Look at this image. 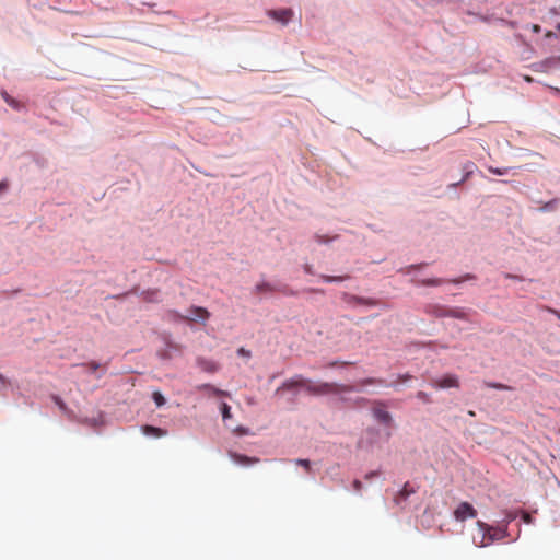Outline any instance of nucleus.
<instances>
[{
    "label": "nucleus",
    "instance_id": "1",
    "mask_svg": "<svg viewBox=\"0 0 560 560\" xmlns=\"http://www.w3.org/2000/svg\"><path fill=\"white\" fill-rule=\"evenodd\" d=\"M330 385L327 383H316L311 380H306L301 375H296L290 380H287L282 383L280 387L277 388L276 393L290 392L292 396H296L301 392H306L314 395L326 394L329 390Z\"/></svg>",
    "mask_w": 560,
    "mask_h": 560
},
{
    "label": "nucleus",
    "instance_id": "2",
    "mask_svg": "<svg viewBox=\"0 0 560 560\" xmlns=\"http://www.w3.org/2000/svg\"><path fill=\"white\" fill-rule=\"evenodd\" d=\"M477 533L472 535V542L476 547H487L489 546L488 533H490V525L478 521L476 523Z\"/></svg>",
    "mask_w": 560,
    "mask_h": 560
},
{
    "label": "nucleus",
    "instance_id": "3",
    "mask_svg": "<svg viewBox=\"0 0 560 560\" xmlns=\"http://www.w3.org/2000/svg\"><path fill=\"white\" fill-rule=\"evenodd\" d=\"M477 515V511L468 502H462L454 511V517L458 522H464L468 518H474Z\"/></svg>",
    "mask_w": 560,
    "mask_h": 560
},
{
    "label": "nucleus",
    "instance_id": "4",
    "mask_svg": "<svg viewBox=\"0 0 560 560\" xmlns=\"http://www.w3.org/2000/svg\"><path fill=\"white\" fill-rule=\"evenodd\" d=\"M432 384L434 387L439 389H447L453 387H458L459 382L456 375L454 374H447L438 378H434L432 381Z\"/></svg>",
    "mask_w": 560,
    "mask_h": 560
},
{
    "label": "nucleus",
    "instance_id": "5",
    "mask_svg": "<svg viewBox=\"0 0 560 560\" xmlns=\"http://www.w3.org/2000/svg\"><path fill=\"white\" fill-rule=\"evenodd\" d=\"M179 317L191 322L205 323L209 317V313L202 307H191L188 310L186 315Z\"/></svg>",
    "mask_w": 560,
    "mask_h": 560
},
{
    "label": "nucleus",
    "instance_id": "6",
    "mask_svg": "<svg viewBox=\"0 0 560 560\" xmlns=\"http://www.w3.org/2000/svg\"><path fill=\"white\" fill-rule=\"evenodd\" d=\"M268 15L282 25H287L291 21L293 12L290 9H281L270 11Z\"/></svg>",
    "mask_w": 560,
    "mask_h": 560
},
{
    "label": "nucleus",
    "instance_id": "7",
    "mask_svg": "<svg viewBox=\"0 0 560 560\" xmlns=\"http://www.w3.org/2000/svg\"><path fill=\"white\" fill-rule=\"evenodd\" d=\"M373 417L381 423L385 425H390L392 423V416L390 413L383 408L382 406H375L372 409Z\"/></svg>",
    "mask_w": 560,
    "mask_h": 560
},
{
    "label": "nucleus",
    "instance_id": "8",
    "mask_svg": "<svg viewBox=\"0 0 560 560\" xmlns=\"http://www.w3.org/2000/svg\"><path fill=\"white\" fill-rule=\"evenodd\" d=\"M490 533H488L489 545L493 541L501 540L508 536L506 525L502 527H494L490 525Z\"/></svg>",
    "mask_w": 560,
    "mask_h": 560
},
{
    "label": "nucleus",
    "instance_id": "9",
    "mask_svg": "<svg viewBox=\"0 0 560 560\" xmlns=\"http://www.w3.org/2000/svg\"><path fill=\"white\" fill-rule=\"evenodd\" d=\"M230 457H231L233 463H235L237 465H243V466H247L249 464L258 462L257 458H250V457H247V456L238 455L236 453H230Z\"/></svg>",
    "mask_w": 560,
    "mask_h": 560
},
{
    "label": "nucleus",
    "instance_id": "10",
    "mask_svg": "<svg viewBox=\"0 0 560 560\" xmlns=\"http://www.w3.org/2000/svg\"><path fill=\"white\" fill-rule=\"evenodd\" d=\"M142 431L148 436L161 438V436H165L166 435V431L165 430H162V429L155 428V427H151V425L143 427Z\"/></svg>",
    "mask_w": 560,
    "mask_h": 560
},
{
    "label": "nucleus",
    "instance_id": "11",
    "mask_svg": "<svg viewBox=\"0 0 560 560\" xmlns=\"http://www.w3.org/2000/svg\"><path fill=\"white\" fill-rule=\"evenodd\" d=\"M1 96H2L3 101L13 109H15V110L23 109V105L15 98H13L11 95H9L7 92H2Z\"/></svg>",
    "mask_w": 560,
    "mask_h": 560
},
{
    "label": "nucleus",
    "instance_id": "12",
    "mask_svg": "<svg viewBox=\"0 0 560 560\" xmlns=\"http://www.w3.org/2000/svg\"><path fill=\"white\" fill-rule=\"evenodd\" d=\"M198 389L206 390L209 394L217 395V396H228L229 394L222 389H219L210 384H202L198 386Z\"/></svg>",
    "mask_w": 560,
    "mask_h": 560
},
{
    "label": "nucleus",
    "instance_id": "13",
    "mask_svg": "<svg viewBox=\"0 0 560 560\" xmlns=\"http://www.w3.org/2000/svg\"><path fill=\"white\" fill-rule=\"evenodd\" d=\"M488 171L494 175H498V176H504V175H510V174H514L513 171L514 168L513 167H493V166H488Z\"/></svg>",
    "mask_w": 560,
    "mask_h": 560
},
{
    "label": "nucleus",
    "instance_id": "14",
    "mask_svg": "<svg viewBox=\"0 0 560 560\" xmlns=\"http://www.w3.org/2000/svg\"><path fill=\"white\" fill-rule=\"evenodd\" d=\"M198 365L201 368V370L209 373H213L218 370L217 364L214 362L207 361L203 359L198 360Z\"/></svg>",
    "mask_w": 560,
    "mask_h": 560
},
{
    "label": "nucleus",
    "instance_id": "15",
    "mask_svg": "<svg viewBox=\"0 0 560 560\" xmlns=\"http://www.w3.org/2000/svg\"><path fill=\"white\" fill-rule=\"evenodd\" d=\"M475 167H476V166H475V164H474L472 162H468V163H466V164L464 165V167H463V171H464V176H463V178H462L458 183L454 184V186H457V185H459L460 183H463L464 180H466V179H467V178H468V177L474 173Z\"/></svg>",
    "mask_w": 560,
    "mask_h": 560
},
{
    "label": "nucleus",
    "instance_id": "16",
    "mask_svg": "<svg viewBox=\"0 0 560 560\" xmlns=\"http://www.w3.org/2000/svg\"><path fill=\"white\" fill-rule=\"evenodd\" d=\"M221 413H222L223 421H226L228 419H230L232 417L231 407L226 402L221 404Z\"/></svg>",
    "mask_w": 560,
    "mask_h": 560
},
{
    "label": "nucleus",
    "instance_id": "17",
    "mask_svg": "<svg viewBox=\"0 0 560 560\" xmlns=\"http://www.w3.org/2000/svg\"><path fill=\"white\" fill-rule=\"evenodd\" d=\"M152 398L158 407H161L166 402L165 397L160 392H154Z\"/></svg>",
    "mask_w": 560,
    "mask_h": 560
},
{
    "label": "nucleus",
    "instance_id": "18",
    "mask_svg": "<svg viewBox=\"0 0 560 560\" xmlns=\"http://www.w3.org/2000/svg\"><path fill=\"white\" fill-rule=\"evenodd\" d=\"M338 236L317 235L316 241L318 244H329L337 240Z\"/></svg>",
    "mask_w": 560,
    "mask_h": 560
},
{
    "label": "nucleus",
    "instance_id": "19",
    "mask_svg": "<svg viewBox=\"0 0 560 560\" xmlns=\"http://www.w3.org/2000/svg\"><path fill=\"white\" fill-rule=\"evenodd\" d=\"M447 315L455 317V318H460V319H464L466 317V313L460 310H450L447 312Z\"/></svg>",
    "mask_w": 560,
    "mask_h": 560
},
{
    "label": "nucleus",
    "instance_id": "20",
    "mask_svg": "<svg viewBox=\"0 0 560 560\" xmlns=\"http://www.w3.org/2000/svg\"><path fill=\"white\" fill-rule=\"evenodd\" d=\"M485 385L487 387H490V388H495V389H511V387L504 385V384H501V383H491V382H485Z\"/></svg>",
    "mask_w": 560,
    "mask_h": 560
},
{
    "label": "nucleus",
    "instance_id": "21",
    "mask_svg": "<svg viewBox=\"0 0 560 560\" xmlns=\"http://www.w3.org/2000/svg\"><path fill=\"white\" fill-rule=\"evenodd\" d=\"M269 290H270V285L268 283H265V282L258 283L255 287V291L257 293H262V292H266V291H269Z\"/></svg>",
    "mask_w": 560,
    "mask_h": 560
},
{
    "label": "nucleus",
    "instance_id": "22",
    "mask_svg": "<svg viewBox=\"0 0 560 560\" xmlns=\"http://www.w3.org/2000/svg\"><path fill=\"white\" fill-rule=\"evenodd\" d=\"M322 279L325 282H340L343 280V277H330V276H322Z\"/></svg>",
    "mask_w": 560,
    "mask_h": 560
},
{
    "label": "nucleus",
    "instance_id": "23",
    "mask_svg": "<svg viewBox=\"0 0 560 560\" xmlns=\"http://www.w3.org/2000/svg\"><path fill=\"white\" fill-rule=\"evenodd\" d=\"M515 518H516L515 512H508L505 515V518H504L505 525L508 526V524L511 523L512 521H514Z\"/></svg>",
    "mask_w": 560,
    "mask_h": 560
},
{
    "label": "nucleus",
    "instance_id": "24",
    "mask_svg": "<svg viewBox=\"0 0 560 560\" xmlns=\"http://www.w3.org/2000/svg\"><path fill=\"white\" fill-rule=\"evenodd\" d=\"M8 191V182H0V197H2Z\"/></svg>",
    "mask_w": 560,
    "mask_h": 560
},
{
    "label": "nucleus",
    "instance_id": "25",
    "mask_svg": "<svg viewBox=\"0 0 560 560\" xmlns=\"http://www.w3.org/2000/svg\"><path fill=\"white\" fill-rule=\"evenodd\" d=\"M295 463H296V465H301V466L305 467L306 469H310V467H311V463L308 459H296Z\"/></svg>",
    "mask_w": 560,
    "mask_h": 560
},
{
    "label": "nucleus",
    "instance_id": "26",
    "mask_svg": "<svg viewBox=\"0 0 560 560\" xmlns=\"http://www.w3.org/2000/svg\"><path fill=\"white\" fill-rule=\"evenodd\" d=\"M545 310H546L547 312H549V313H551V314L556 315V316H557V318H558V319H560V312H559V311L553 310V308H551V307H545Z\"/></svg>",
    "mask_w": 560,
    "mask_h": 560
},
{
    "label": "nucleus",
    "instance_id": "27",
    "mask_svg": "<svg viewBox=\"0 0 560 560\" xmlns=\"http://www.w3.org/2000/svg\"><path fill=\"white\" fill-rule=\"evenodd\" d=\"M522 517L525 523H527V524L532 523V516L528 513H523Z\"/></svg>",
    "mask_w": 560,
    "mask_h": 560
},
{
    "label": "nucleus",
    "instance_id": "28",
    "mask_svg": "<svg viewBox=\"0 0 560 560\" xmlns=\"http://www.w3.org/2000/svg\"><path fill=\"white\" fill-rule=\"evenodd\" d=\"M88 366H89V369H90L91 371H93V372H94V371H96V370L98 369V366H100V365H98L96 362H91V363H89V365H88Z\"/></svg>",
    "mask_w": 560,
    "mask_h": 560
},
{
    "label": "nucleus",
    "instance_id": "29",
    "mask_svg": "<svg viewBox=\"0 0 560 560\" xmlns=\"http://www.w3.org/2000/svg\"><path fill=\"white\" fill-rule=\"evenodd\" d=\"M241 434H249V430L247 428H244V427H238L236 429Z\"/></svg>",
    "mask_w": 560,
    "mask_h": 560
},
{
    "label": "nucleus",
    "instance_id": "30",
    "mask_svg": "<svg viewBox=\"0 0 560 560\" xmlns=\"http://www.w3.org/2000/svg\"><path fill=\"white\" fill-rule=\"evenodd\" d=\"M418 397L422 400H428V394L423 393V392H419L418 393Z\"/></svg>",
    "mask_w": 560,
    "mask_h": 560
},
{
    "label": "nucleus",
    "instance_id": "31",
    "mask_svg": "<svg viewBox=\"0 0 560 560\" xmlns=\"http://www.w3.org/2000/svg\"><path fill=\"white\" fill-rule=\"evenodd\" d=\"M238 353H240L241 355L249 357V351L245 350L244 348H241V349L238 350Z\"/></svg>",
    "mask_w": 560,
    "mask_h": 560
},
{
    "label": "nucleus",
    "instance_id": "32",
    "mask_svg": "<svg viewBox=\"0 0 560 560\" xmlns=\"http://www.w3.org/2000/svg\"><path fill=\"white\" fill-rule=\"evenodd\" d=\"M56 404L60 407V409H65L63 402L59 398H55Z\"/></svg>",
    "mask_w": 560,
    "mask_h": 560
},
{
    "label": "nucleus",
    "instance_id": "33",
    "mask_svg": "<svg viewBox=\"0 0 560 560\" xmlns=\"http://www.w3.org/2000/svg\"><path fill=\"white\" fill-rule=\"evenodd\" d=\"M360 486H361V482H360V481H358V480H355V481H354V487H355V489H357V490L360 488Z\"/></svg>",
    "mask_w": 560,
    "mask_h": 560
},
{
    "label": "nucleus",
    "instance_id": "34",
    "mask_svg": "<svg viewBox=\"0 0 560 560\" xmlns=\"http://www.w3.org/2000/svg\"><path fill=\"white\" fill-rule=\"evenodd\" d=\"M155 294H156V293H151L147 299H148L149 301H154V299H153V296H152V295H155Z\"/></svg>",
    "mask_w": 560,
    "mask_h": 560
},
{
    "label": "nucleus",
    "instance_id": "35",
    "mask_svg": "<svg viewBox=\"0 0 560 560\" xmlns=\"http://www.w3.org/2000/svg\"><path fill=\"white\" fill-rule=\"evenodd\" d=\"M0 383L4 384L5 383V378L2 374H0Z\"/></svg>",
    "mask_w": 560,
    "mask_h": 560
},
{
    "label": "nucleus",
    "instance_id": "36",
    "mask_svg": "<svg viewBox=\"0 0 560 560\" xmlns=\"http://www.w3.org/2000/svg\"><path fill=\"white\" fill-rule=\"evenodd\" d=\"M375 475H376V472H375V471H372V472H371V474H369L366 477H368V478H370V477L375 476Z\"/></svg>",
    "mask_w": 560,
    "mask_h": 560
},
{
    "label": "nucleus",
    "instance_id": "37",
    "mask_svg": "<svg viewBox=\"0 0 560 560\" xmlns=\"http://www.w3.org/2000/svg\"><path fill=\"white\" fill-rule=\"evenodd\" d=\"M549 209H550L549 205H546V206L544 207V210H549Z\"/></svg>",
    "mask_w": 560,
    "mask_h": 560
},
{
    "label": "nucleus",
    "instance_id": "38",
    "mask_svg": "<svg viewBox=\"0 0 560 560\" xmlns=\"http://www.w3.org/2000/svg\"><path fill=\"white\" fill-rule=\"evenodd\" d=\"M555 91H556V92H560V90H559V89H555Z\"/></svg>",
    "mask_w": 560,
    "mask_h": 560
},
{
    "label": "nucleus",
    "instance_id": "39",
    "mask_svg": "<svg viewBox=\"0 0 560 560\" xmlns=\"http://www.w3.org/2000/svg\"><path fill=\"white\" fill-rule=\"evenodd\" d=\"M558 30L560 31V24L558 25Z\"/></svg>",
    "mask_w": 560,
    "mask_h": 560
}]
</instances>
